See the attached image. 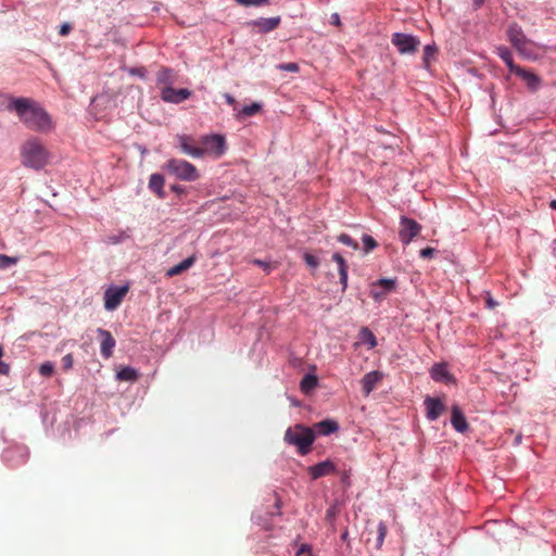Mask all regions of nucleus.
Instances as JSON below:
<instances>
[{"label": "nucleus", "mask_w": 556, "mask_h": 556, "mask_svg": "<svg viewBox=\"0 0 556 556\" xmlns=\"http://www.w3.org/2000/svg\"><path fill=\"white\" fill-rule=\"evenodd\" d=\"M8 109L15 111L20 121L30 130L48 134L55 127L49 113L29 98L11 99Z\"/></svg>", "instance_id": "1"}, {"label": "nucleus", "mask_w": 556, "mask_h": 556, "mask_svg": "<svg viewBox=\"0 0 556 556\" xmlns=\"http://www.w3.org/2000/svg\"><path fill=\"white\" fill-rule=\"evenodd\" d=\"M50 161V152L37 137H30L21 146L22 164L35 170L42 169Z\"/></svg>", "instance_id": "2"}, {"label": "nucleus", "mask_w": 556, "mask_h": 556, "mask_svg": "<svg viewBox=\"0 0 556 556\" xmlns=\"http://www.w3.org/2000/svg\"><path fill=\"white\" fill-rule=\"evenodd\" d=\"M283 439L289 445H294L299 454L307 455L315 441V431L309 427L296 424L286 430Z\"/></svg>", "instance_id": "3"}, {"label": "nucleus", "mask_w": 556, "mask_h": 556, "mask_svg": "<svg viewBox=\"0 0 556 556\" xmlns=\"http://www.w3.org/2000/svg\"><path fill=\"white\" fill-rule=\"evenodd\" d=\"M163 168L168 174L184 181H195L200 177L197 167L182 159H169Z\"/></svg>", "instance_id": "4"}, {"label": "nucleus", "mask_w": 556, "mask_h": 556, "mask_svg": "<svg viewBox=\"0 0 556 556\" xmlns=\"http://www.w3.org/2000/svg\"><path fill=\"white\" fill-rule=\"evenodd\" d=\"M201 159L210 156L213 159L222 157L227 149L226 139L222 135H206L199 139Z\"/></svg>", "instance_id": "5"}, {"label": "nucleus", "mask_w": 556, "mask_h": 556, "mask_svg": "<svg viewBox=\"0 0 556 556\" xmlns=\"http://www.w3.org/2000/svg\"><path fill=\"white\" fill-rule=\"evenodd\" d=\"M507 36L513 47L523 56L531 55V41L525 36L522 29L517 24H513L507 29Z\"/></svg>", "instance_id": "6"}, {"label": "nucleus", "mask_w": 556, "mask_h": 556, "mask_svg": "<svg viewBox=\"0 0 556 556\" xmlns=\"http://www.w3.org/2000/svg\"><path fill=\"white\" fill-rule=\"evenodd\" d=\"M391 42L401 54H413L420 46V41L417 37L403 33H394Z\"/></svg>", "instance_id": "7"}, {"label": "nucleus", "mask_w": 556, "mask_h": 556, "mask_svg": "<svg viewBox=\"0 0 556 556\" xmlns=\"http://www.w3.org/2000/svg\"><path fill=\"white\" fill-rule=\"evenodd\" d=\"M400 225L399 237L404 244H408L421 230V226L416 220L405 216L401 217Z\"/></svg>", "instance_id": "8"}, {"label": "nucleus", "mask_w": 556, "mask_h": 556, "mask_svg": "<svg viewBox=\"0 0 556 556\" xmlns=\"http://www.w3.org/2000/svg\"><path fill=\"white\" fill-rule=\"evenodd\" d=\"M128 292V286L110 287L104 292V307L108 311L116 309Z\"/></svg>", "instance_id": "9"}, {"label": "nucleus", "mask_w": 556, "mask_h": 556, "mask_svg": "<svg viewBox=\"0 0 556 556\" xmlns=\"http://www.w3.org/2000/svg\"><path fill=\"white\" fill-rule=\"evenodd\" d=\"M396 280L391 278H382L371 283L370 295L376 301H381L388 293L395 289Z\"/></svg>", "instance_id": "10"}, {"label": "nucleus", "mask_w": 556, "mask_h": 556, "mask_svg": "<svg viewBox=\"0 0 556 556\" xmlns=\"http://www.w3.org/2000/svg\"><path fill=\"white\" fill-rule=\"evenodd\" d=\"M176 140L180 151L193 159H201L200 143L192 136L177 135Z\"/></svg>", "instance_id": "11"}, {"label": "nucleus", "mask_w": 556, "mask_h": 556, "mask_svg": "<svg viewBox=\"0 0 556 556\" xmlns=\"http://www.w3.org/2000/svg\"><path fill=\"white\" fill-rule=\"evenodd\" d=\"M307 472L313 480L332 475L337 472V466L331 460L327 459L316 465L309 466Z\"/></svg>", "instance_id": "12"}, {"label": "nucleus", "mask_w": 556, "mask_h": 556, "mask_svg": "<svg viewBox=\"0 0 556 556\" xmlns=\"http://www.w3.org/2000/svg\"><path fill=\"white\" fill-rule=\"evenodd\" d=\"M190 96L191 91L186 88L174 89L172 87H164L161 91L162 100L170 103H181L182 101L189 99Z\"/></svg>", "instance_id": "13"}, {"label": "nucleus", "mask_w": 556, "mask_h": 556, "mask_svg": "<svg viewBox=\"0 0 556 556\" xmlns=\"http://www.w3.org/2000/svg\"><path fill=\"white\" fill-rule=\"evenodd\" d=\"M426 417L433 421L437 420L445 410L444 403L438 397L427 396L425 399Z\"/></svg>", "instance_id": "14"}, {"label": "nucleus", "mask_w": 556, "mask_h": 556, "mask_svg": "<svg viewBox=\"0 0 556 556\" xmlns=\"http://www.w3.org/2000/svg\"><path fill=\"white\" fill-rule=\"evenodd\" d=\"M98 333L102 339L100 345L101 355L104 358H110L113 354V349L115 346V339L112 337L110 331L102 328L98 329Z\"/></svg>", "instance_id": "15"}, {"label": "nucleus", "mask_w": 556, "mask_h": 556, "mask_svg": "<svg viewBox=\"0 0 556 556\" xmlns=\"http://www.w3.org/2000/svg\"><path fill=\"white\" fill-rule=\"evenodd\" d=\"M451 424L453 428L460 433H464L468 430V422L458 405H453L452 407Z\"/></svg>", "instance_id": "16"}, {"label": "nucleus", "mask_w": 556, "mask_h": 556, "mask_svg": "<svg viewBox=\"0 0 556 556\" xmlns=\"http://www.w3.org/2000/svg\"><path fill=\"white\" fill-rule=\"evenodd\" d=\"M382 379V374L379 371H370L366 374L362 379V387L365 395H368Z\"/></svg>", "instance_id": "17"}, {"label": "nucleus", "mask_w": 556, "mask_h": 556, "mask_svg": "<svg viewBox=\"0 0 556 556\" xmlns=\"http://www.w3.org/2000/svg\"><path fill=\"white\" fill-rule=\"evenodd\" d=\"M315 434L329 435L339 430V425L332 419H325L314 425Z\"/></svg>", "instance_id": "18"}, {"label": "nucleus", "mask_w": 556, "mask_h": 556, "mask_svg": "<svg viewBox=\"0 0 556 556\" xmlns=\"http://www.w3.org/2000/svg\"><path fill=\"white\" fill-rule=\"evenodd\" d=\"M280 24V17H261L254 22V25L258 28L261 33H269L276 29Z\"/></svg>", "instance_id": "19"}, {"label": "nucleus", "mask_w": 556, "mask_h": 556, "mask_svg": "<svg viewBox=\"0 0 556 556\" xmlns=\"http://www.w3.org/2000/svg\"><path fill=\"white\" fill-rule=\"evenodd\" d=\"M516 75L519 76L520 78H522L526 81L529 89H531L533 91L536 90L541 84V79L539 76H536L534 73L529 72L522 67L517 70Z\"/></svg>", "instance_id": "20"}, {"label": "nucleus", "mask_w": 556, "mask_h": 556, "mask_svg": "<svg viewBox=\"0 0 556 556\" xmlns=\"http://www.w3.org/2000/svg\"><path fill=\"white\" fill-rule=\"evenodd\" d=\"M332 260L338 264L340 282L342 285V291L348 287V264L340 253H334Z\"/></svg>", "instance_id": "21"}, {"label": "nucleus", "mask_w": 556, "mask_h": 556, "mask_svg": "<svg viewBox=\"0 0 556 556\" xmlns=\"http://www.w3.org/2000/svg\"><path fill=\"white\" fill-rule=\"evenodd\" d=\"M434 381H451L453 378L445 364H435L430 371Z\"/></svg>", "instance_id": "22"}, {"label": "nucleus", "mask_w": 556, "mask_h": 556, "mask_svg": "<svg viewBox=\"0 0 556 556\" xmlns=\"http://www.w3.org/2000/svg\"><path fill=\"white\" fill-rule=\"evenodd\" d=\"M164 177L161 174H152L149 180V188L156 193L161 199L165 197L164 193Z\"/></svg>", "instance_id": "23"}, {"label": "nucleus", "mask_w": 556, "mask_h": 556, "mask_svg": "<svg viewBox=\"0 0 556 556\" xmlns=\"http://www.w3.org/2000/svg\"><path fill=\"white\" fill-rule=\"evenodd\" d=\"M498 56L505 62L507 67L509 68L510 73L516 74L517 70L520 68V66L516 65L513 60V54L509 51L508 48L501 46L497 49Z\"/></svg>", "instance_id": "24"}, {"label": "nucleus", "mask_w": 556, "mask_h": 556, "mask_svg": "<svg viewBox=\"0 0 556 556\" xmlns=\"http://www.w3.org/2000/svg\"><path fill=\"white\" fill-rule=\"evenodd\" d=\"M194 262H195V257L194 256L187 257L186 260H184L179 264L170 267L168 269V271H167V276L173 277V276L180 275L182 271H185L188 268H190L194 264Z\"/></svg>", "instance_id": "25"}, {"label": "nucleus", "mask_w": 556, "mask_h": 556, "mask_svg": "<svg viewBox=\"0 0 556 556\" xmlns=\"http://www.w3.org/2000/svg\"><path fill=\"white\" fill-rule=\"evenodd\" d=\"M139 374L131 367H124L117 372V379L122 381H136Z\"/></svg>", "instance_id": "26"}, {"label": "nucleus", "mask_w": 556, "mask_h": 556, "mask_svg": "<svg viewBox=\"0 0 556 556\" xmlns=\"http://www.w3.org/2000/svg\"><path fill=\"white\" fill-rule=\"evenodd\" d=\"M437 52H438V50H437L435 46L428 45L425 47L424 56H422V62H424L425 68L428 70L430 67V63L435 59Z\"/></svg>", "instance_id": "27"}, {"label": "nucleus", "mask_w": 556, "mask_h": 556, "mask_svg": "<svg viewBox=\"0 0 556 556\" xmlns=\"http://www.w3.org/2000/svg\"><path fill=\"white\" fill-rule=\"evenodd\" d=\"M317 377L314 376V375H306L304 376V378L302 379L301 383H300V387H301V390L304 392V393H307L309 392L312 389H314L316 386H317Z\"/></svg>", "instance_id": "28"}, {"label": "nucleus", "mask_w": 556, "mask_h": 556, "mask_svg": "<svg viewBox=\"0 0 556 556\" xmlns=\"http://www.w3.org/2000/svg\"><path fill=\"white\" fill-rule=\"evenodd\" d=\"M387 532H388L387 525L383 521H380L378 523V528H377L378 536H377L376 546H377L378 549L381 548V546H382V544L384 542Z\"/></svg>", "instance_id": "29"}, {"label": "nucleus", "mask_w": 556, "mask_h": 556, "mask_svg": "<svg viewBox=\"0 0 556 556\" xmlns=\"http://www.w3.org/2000/svg\"><path fill=\"white\" fill-rule=\"evenodd\" d=\"M261 111V104L258 103H252L250 105H245L242 108V110L239 112V115L241 116H252L257 114Z\"/></svg>", "instance_id": "30"}, {"label": "nucleus", "mask_w": 556, "mask_h": 556, "mask_svg": "<svg viewBox=\"0 0 556 556\" xmlns=\"http://www.w3.org/2000/svg\"><path fill=\"white\" fill-rule=\"evenodd\" d=\"M362 339L369 344L370 348H375L377 345V340L375 334L368 328H363L361 331Z\"/></svg>", "instance_id": "31"}, {"label": "nucleus", "mask_w": 556, "mask_h": 556, "mask_svg": "<svg viewBox=\"0 0 556 556\" xmlns=\"http://www.w3.org/2000/svg\"><path fill=\"white\" fill-rule=\"evenodd\" d=\"M338 241L348 245V247H351L352 249L354 250H357L358 249V243L352 239V237H350L349 235L346 233H341L338 236Z\"/></svg>", "instance_id": "32"}, {"label": "nucleus", "mask_w": 556, "mask_h": 556, "mask_svg": "<svg viewBox=\"0 0 556 556\" xmlns=\"http://www.w3.org/2000/svg\"><path fill=\"white\" fill-rule=\"evenodd\" d=\"M362 240L366 253L372 251L378 245L377 241L369 235H364Z\"/></svg>", "instance_id": "33"}, {"label": "nucleus", "mask_w": 556, "mask_h": 556, "mask_svg": "<svg viewBox=\"0 0 556 556\" xmlns=\"http://www.w3.org/2000/svg\"><path fill=\"white\" fill-rule=\"evenodd\" d=\"M54 371V365L51 362L42 363L39 367V372L41 376L49 377Z\"/></svg>", "instance_id": "34"}, {"label": "nucleus", "mask_w": 556, "mask_h": 556, "mask_svg": "<svg viewBox=\"0 0 556 556\" xmlns=\"http://www.w3.org/2000/svg\"><path fill=\"white\" fill-rule=\"evenodd\" d=\"M235 1L238 4L244 5V7H250V5L261 7V5L269 3V0H235Z\"/></svg>", "instance_id": "35"}, {"label": "nucleus", "mask_w": 556, "mask_h": 556, "mask_svg": "<svg viewBox=\"0 0 556 556\" xmlns=\"http://www.w3.org/2000/svg\"><path fill=\"white\" fill-rule=\"evenodd\" d=\"M17 263L16 257H11L5 254H0V268H7Z\"/></svg>", "instance_id": "36"}, {"label": "nucleus", "mask_w": 556, "mask_h": 556, "mask_svg": "<svg viewBox=\"0 0 556 556\" xmlns=\"http://www.w3.org/2000/svg\"><path fill=\"white\" fill-rule=\"evenodd\" d=\"M303 258H304V262L306 263V265L309 266L311 268L315 269L319 266L318 258L311 253H304Z\"/></svg>", "instance_id": "37"}, {"label": "nucleus", "mask_w": 556, "mask_h": 556, "mask_svg": "<svg viewBox=\"0 0 556 556\" xmlns=\"http://www.w3.org/2000/svg\"><path fill=\"white\" fill-rule=\"evenodd\" d=\"M281 71H287L291 73H298L300 71V67L296 63L290 62V63H282L277 66Z\"/></svg>", "instance_id": "38"}, {"label": "nucleus", "mask_w": 556, "mask_h": 556, "mask_svg": "<svg viewBox=\"0 0 556 556\" xmlns=\"http://www.w3.org/2000/svg\"><path fill=\"white\" fill-rule=\"evenodd\" d=\"M74 357L73 354L68 353L62 357V367L64 370H70L73 367Z\"/></svg>", "instance_id": "39"}, {"label": "nucleus", "mask_w": 556, "mask_h": 556, "mask_svg": "<svg viewBox=\"0 0 556 556\" xmlns=\"http://www.w3.org/2000/svg\"><path fill=\"white\" fill-rule=\"evenodd\" d=\"M170 77H172V70H168V68H162L157 75V79L161 83L168 81Z\"/></svg>", "instance_id": "40"}, {"label": "nucleus", "mask_w": 556, "mask_h": 556, "mask_svg": "<svg viewBox=\"0 0 556 556\" xmlns=\"http://www.w3.org/2000/svg\"><path fill=\"white\" fill-rule=\"evenodd\" d=\"M435 253V250L433 248H425L420 250L419 254L422 258H431Z\"/></svg>", "instance_id": "41"}, {"label": "nucleus", "mask_w": 556, "mask_h": 556, "mask_svg": "<svg viewBox=\"0 0 556 556\" xmlns=\"http://www.w3.org/2000/svg\"><path fill=\"white\" fill-rule=\"evenodd\" d=\"M71 29H72L71 25H70V24H67V23H64L63 25H61L60 30H59V34H60L61 36H66V35H68V33L71 31Z\"/></svg>", "instance_id": "42"}, {"label": "nucleus", "mask_w": 556, "mask_h": 556, "mask_svg": "<svg viewBox=\"0 0 556 556\" xmlns=\"http://www.w3.org/2000/svg\"><path fill=\"white\" fill-rule=\"evenodd\" d=\"M253 263L255 265H258L261 267H263V269L266 271V273H269L270 271V264L266 263V262H263L261 260H254Z\"/></svg>", "instance_id": "43"}, {"label": "nucleus", "mask_w": 556, "mask_h": 556, "mask_svg": "<svg viewBox=\"0 0 556 556\" xmlns=\"http://www.w3.org/2000/svg\"><path fill=\"white\" fill-rule=\"evenodd\" d=\"M9 372H10L9 364H7L0 359V375H9Z\"/></svg>", "instance_id": "44"}, {"label": "nucleus", "mask_w": 556, "mask_h": 556, "mask_svg": "<svg viewBox=\"0 0 556 556\" xmlns=\"http://www.w3.org/2000/svg\"><path fill=\"white\" fill-rule=\"evenodd\" d=\"M304 553H307V555L312 554L311 546L308 544H302L296 553V556H300L301 554H304Z\"/></svg>", "instance_id": "45"}, {"label": "nucleus", "mask_w": 556, "mask_h": 556, "mask_svg": "<svg viewBox=\"0 0 556 556\" xmlns=\"http://www.w3.org/2000/svg\"><path fill=\"white\" fill-rule=\"evenodd\" d=\"M224 98L229 105L233 106L236 104V99L231 94L225 93Z\"/></svg>", "instance_id": "46"}, {"label": "nucleus", "mask_w": 556, "mask_h": 556, "mask_svg": "<svg viewBox=\"0 0 556 556\" xmlns=\"http://www.w3.org/2000/svg\"><path fill=\"white\" fill-rule=\"evenodd\" d=\"M331 23L334 24V25H338V26L341 24L340 16H339L338 13H333L331 15Z\"/></svg>", "instance_id": "47"}, {"label": "nucleus", "mask_w": 556, "mask_h": 556, "mask_svg": "<svg viewBox=\"0 0 556 556\" xmlns=\"http://www.w3.org/2000/svg\"><path fill=\"white\" fill-rule=\"evenodd\" d=\"M485 0H472L473 2V8L477 10L479 8H481V5L484 3Z\"/></svg>", "instance_id": "48"}, {"label": "nucleus", "mask_w": 556, "mask_h": 556, "mask_svg": "<svg viewBox=\"0 0 556 556\" xmlns=\"http://www.w3.org/2000/svg\"><path fill=\"white\" fill-rule=\"evenodd\" d=\"M172 190L177 193H181L184 191L182 187L179 185H173Z\"/></svg>", "instance_id": "49"}, {"label": "nucleus", "mask_w": 556, "mask_h": 556, "mask_svg": "<svg viewBox=\"0 0 556 556\" xmlns=\"http://www.w3.org/2000/svg\"><path fill=\"white\" fill-rule=\"evenodd\" d=\"M549 206L556 211V200H553L549 204Z\"/></svg>", "instance_id": "50"}, {"label": "nucleus", "mask_w": 556, "mask_h": 556, "mask_svg": "<svg viewBox=\"0 0 556 556\" xmlns=\"http://www.w3.org/2000/svg\"><path fill=\"white\" fill-rule=\"evenodd\" d=\"M553 251H554V254L556 255V240L554 241V244H553Z\"/></svg>", "instance_id": "51"}, {"label": "nucleus", "mask_w": 556, "mask_h": 556, "mask_svg": "<svg viewBox=\"0 0 556 556\" xmlns=\"http://www.w3.org/2000/svg\"><path fill=\"white\" fill-rule=\"evenodd\" d=\"M3 355V349L0 346V358L2 357Z\"/></svg>", "instance_id": "52"}, {"label": "nucleus", "mask_w": 556, "mask_h": 556, "mask_svg": "<svg viewBox=\"0 0 556 556\" xmlns=\"http://www.w3.org/2000/svg\"><path fill=\"white\" fill-rule=\"evenodd\" d=\"M488 303H489V305H490V306H493V305H494V304H493V301H491V300H489V302H488Z\"/></svg>", "instance_id": "53"}, {"label": "nucleus", "mask_w": 556, "mask_h": 556, "mask_svg": "<svg viewBox=\"0 0 556 556\" xmlns=\"http://www.w3.org/2000/svg\"><path fill=\"white\" fill-rule=\"evenodd\" d=\"M307 556H313L312 554H308Z\"/></svg>", "instance_id": "54"}]
</instances>
